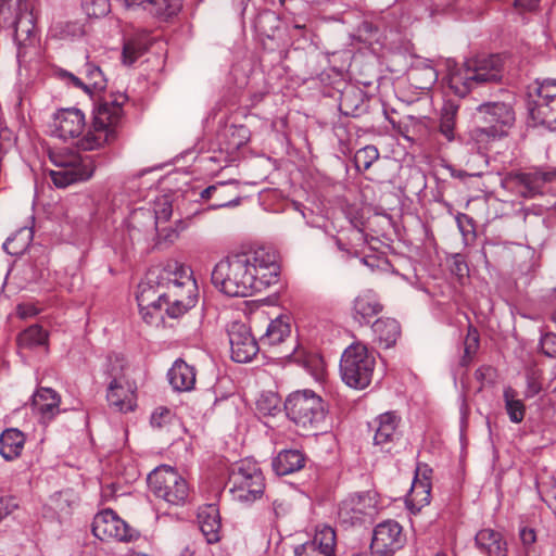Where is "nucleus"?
I'll list each match as a JSON object with an SVG mask.
<instances>
[{
    "label": "nucleus",
    "instance_id": "1",
    "mask_svg": "<svg viewBox=\"0 0 556 556\" xmlns=\"http://www.w3.org/2000/svg\"><path fill=\"white\" fill-rule=\"evenodd\" d=\"M279 270L276 252L258 248L220 260L212 271V282L228 296L245 298L276 283Z\"/></svg>",
    "mask_w": 556,
    "mask_h": 556
},
{
    "label": "nucleus",
    "instance_id": "2",
    "mask_svg": "<svg viewBox=\"0 0 556 556\" xmlns=\"http://www.w3.org/2000/svg\"><path fill=\"white\" fill-rule=\"evenodd\" d=\"M503 73L504 64L501 55L479 56L466 61L463 66L452 71L448 76V86L456 96L465 97L473 88L500 83Z\"/></svg>",
    "mask_w": 556,
    "mask_h": 556
},
{
    "label": "nucleus",
    "instance_id": "3",
    "mask_svg": "<svg viewBox=\"0 0 556 556\" xmlns=\"http://www.w3.org/2000/svg\"><path fill=\"white\" fill-rule=\"evenodd\" d=\"M127 98L117 94L110 100L101 101L93 111V119L90 129L78 141L81 150L91 151L103 147L116 139V127L123 117V105Z\"/></svg>",
    "mask_w": 556,
    "mask_h": 556
},
{
    "label": "nucleus",
    "instance_id": "4",
    "mask_svg": "<svg viewBox=\"0 0 556 556\" xmlns=\"http://www.w3.org/2000/svg\"><path fill=\"white\" fill-rule=\"evenodd\" d=\"M477 118L481 125L471 130V140L495 141L508 136L515 125L516 114L509 103L491 101L481 103L477 108Z\"/></svg>",
    "mask_w": 556,
    "mask_h": 556
},
{
    "label": "nucleus",
    "instance_id": "5",
    "mask_svg": "<svg viewBox=\"0 0 556 556\" xmlns=\"http://www.w3.org/2000/svg\"><path fill=\"white\" fill-rule=\"evenodd\" d=\"M288 418L305 430H321L326 422L327 408L324 400L312 390L291 393L285 402Z\"/></svg>",
    "mask_w": 556,
    "mask_h": 556
},
{
    "label": "nucleus",
    "instance_id": "6",
    "mask_svg": "<svg viewBox=\"0 0 556 556\" xmlns=\"http://www.w3.org/2000/svg\"><path fill=\"white\" fill-rule=\"evenodd\" d=\"M375 367V356L367 346L362 343H353L342 353L340 375L348 387L363 390L370 384Z\"/></svg>",
    "mask_w": 556,
    "mask_h": 556
},
{
    "label": "nucleus",
    "instance_id": "7",
    "mask_svg": "<svg viewBox=\"0 0 556 556\" xmlns=\"http://www.w3.org/2000/svg\"><path fill=\"white\" fill-rule=\"evenodd\" d=\"M149 490L170 505H184L189 497V485L186 479L170 466L162 465L149 473Z\"/></svg>",
    "mask_w": 556,
    "mask_h": 556
},
{
    "label": "nucleus",
    "instance_id": "8",
    "mask_svg": "<svg viewBox=\"0 0 556 556\" xmlns=\"http://www.w3.org/2000/svg\"><path fill=\"white\" fill-rule=\"evenodd\" d=\"M527 109L534 126L556 131V80L548 78L536 83L529 92Z\"/></svg>",
    "mask_w": 556,
    "mask_h": 556
},
{
    "label": "nucleus",
    "instance_id": "9",
    "mask_svg": "<svg viewBox=\"0 0 556 556\" xmlns=\"http://www.w3.org/2000/svg\"><path fill=\"white\" fill-rule=\"evenodd\" d=\"M230 492L242 503H251L260 498L265 489V480L261 468L250 459L239 462L229 477Z\"/></svg>",
    "mask_w": 556,
    "mask_h": 556
},
{
    "label": "nucleus",
    "instance_id": "10",
    "mask_svg": "<svg viewBox=\"0 0 556 556\" xmlns=\"http://www.w3.org/2000/svg\"><path fill=\"white\" fill-rule=\"evenodd\" d=\"M58 169L50 170V178L55 187L66 188L70 185L90 179L94 173V160L89 155H50Z\"/></svg>",
    "mask_w": 556,
    "mask_h": 556
},
{
    "label": "nucleus",
    "instance_id": "11",
    "mask_svg": "<svg viewBox=\"0 0 556 556\" xmlns=\"http://www.w3.org/2000/svg\"><path fill=\"white\" fill-rule=\"evenodd\" d=\"M109 379L106 401L114 410L129 413L137 407V386L130 382L121 364H111L106 371Z\"/></svg>",
    "mask_w": 556,
    "mask_h": 556
},
{
    "label": "nucleus",
    "instance_id": "12",
    "mask_svg": "<svg viewBox=\"0 0 556 556\" xmlns=\"http://www.w3.org/2000/svg\"><path fill=\"white\" fill-rule=\"evenodd\" d=\"M179 283L173 286V290H165L160 296H166V314L172 318H178L192 308L198 301V286L192 273H182Z\"/></svg>",
    "mask_w": 556,
    "mask_h": 556
},
{
    "label": "nucleus",
    "instance_id": "13",
    "mask_svg": "<svg viewBox=\"0 0 556 556\" xmlns=\"http://www.w3.org/2000/svg\"><path fill=\"white\" fill-rule=\"evenodd\" d=\"M405 536L399 522L386 520L372 531L370 552L372 556H393L404 546Z\"/></svg>",
    "mask_w": 556,
    "mask_h": 556
},
{
    "label": "nucleus",
    "instance_id": "14",
    "mask_svg": "<svg viewBox=\"0 0 556 556\" xmlns=\"http://www.w3.org/2000/svg\"><path fill=\"white\" fill-rule=\"evenodd\" d=\"M91 530L101 541L114 539L128 542L132 539L128 525L111 508L103 509L94 516Z\"/></svg>",
    "mask_w": 556,
    "mask_h": 556
},
{
    "label": "nucleus",
    "instance_id": "15",
    "mask_svg": "<svg viewBox=\"0 0 556 556\" xmlns=\"http://www.w3.org/2000/svg\"><path fill=\"white\" fill-rule=\"evenodd\" d=\"M231 358L237 363H248L257 354L260 346L250 328L242 323H232L228 330Z\"/></svg>",
    "mask_w": 556,
    "mask_h": 556
},
{
    "label": "nucleus",
    "instance_id": "16",
    "mask_svg": "<svg viewBox=\"0 0 556 556\" xmlns=\"http://www.w3.org/2000/svg\"><path fill=\"white\" fill-rule=\"evenodd\" d=\"M375 509V502L368 493L350 495L339 505V520L348 526L362 522L363 517Z\"/></svg>",
    "mask_w": 556,
    "mask_h": 556
},
{
    "label": "nucleus",
    "instance_id": "17",
    "mask_svg": "<svg viewBox=\"0 0 556 556\" xmlns=\"http://www.w3.org/2000/svg\"><path fill=\"white\" fill-rule=\"evenodd\" d=\"M85 125L84 113L75 108L62 109L53 117V132L63 140L79 137Z\"/></svg>",
    "mask_w": 556,
    "mask_h": 556
},
{
    "label": "nucleus",
    "instance_id": "18",
    "mask_svg": "<svg viewBox=\"0 0 556 556\" xmlns=\"http://www.w3.org/2000/svg\"><path fill=\"white\" fill-rule=\"evenodd\" d=\"M400 421L401 418L393 412L383 413L375 418L371 425L375 430L374 444L381 450L390 451L391 444L399 439Z\"/></svg>",
    "mask_w": 556,
    "mask_h": 556
},
{
    "label": "nucleus",
    "instance_id": "19",
    "mask_svg": "<svg viewBox=\"0 0 556 556\" xmlns=\"http://www.w3.org/2000/svg\"><path fill=\"white\" fill-rule=\"evenodd\" d=\"M156 232L155 217L150 210L139 208L128 219V235L132 242L154 239Z\"/></svg>",
    "mask_w": 556,
    "mask_h": 556
},
{
    "label": "nucleus",
    "instance_id": "20",
    "mask_svg": "<svg viewBox=\"0 0 556 556\" xmlns=\"http://www.w3.org/2000/svg\"><path fill=\"white\" fill-rule=\"evenodd\" d=\"M155 271L150 270L147 280L138 286L137 302L139 308H152L161 311L163 306L167 307L166 296H160L165 290L156 283Z\"/></svg>",
    "mask_w": 556,
    "mask_h": 556
},
{
    "label": "nucleus",
    "instance_id": "21",
    "mask_svg": "<svg viewBox=\"0 0 556 556\" xmlns=\"http://www.w3.org/2000/svg\"><path fill=\"white\" fill-rule=\"evenodd\" d=\"M383 306L375 291L366 289L359 292L353 301L352 313L355 320L368 323L378 315Z\"/></svg>",
    "mask_w": 556,
    "mask_h": 556
},
{
    "label": "nucleus",
    "instance_id": "22",
    "mask_svg": "<svg viewBox=\"0 0 556 556\" xmlns=\"http://www.w3.org/2000/svg\"><path fill=\"white\" fill-rule=\"evenodd\" d=\"M60 395L51 388H40L33 395V409L42 420H51L60 413Z\"/></svg>",
    "mask_w": 556,
    "mask_h": 556
},
{
    "label": "nucleus",
    "instance_id": "23",
    "mask_svg": "<svg viewBox=\"0 0 556 556\" xmlns=\"http://www.w3.org/2000/svg\"><path fill=\"white\" fill-rule=\"evenodd\" d=\"M167 378L175 391H191L197 380L195 368L184 359H176L167 372Z\"/></svg>",
    "mask_w": 556,
    "mask_h": 556
},
{
    "label": "nucleus",
    "instance_id": "24",
    "mask_svg": "<svg viewBox=\"0 0 556 556\" xmlns=\"http://www.w3.org/2000/svg\"><path fill=\"white\" fill-rule=\"evenodd\" d=\"M421 469L418 468L417 473ZM431 469L425 466L422 476L424 479H418V475L413 481L410 492L406 498V505L412 511H419L422 507L430 503L431 498V483L427 473H431Z\"/></svg>",
    "mask_w": 556,
    "mask_h": 556
},
{
    "label": "nucleus",
    "instance_id": "25",
    "mask_svg": "<svg viewBox=\"0 0 556 556\" xmlns=\"http://www.w3.org/2000/svg\"><path fill=\"white\" fill-rule=\"evenodd\" d=\"M306 457L299 450H283L274 457L271 466L278 476H287L301 470L305 466Z\"/></svg>",
    "mask_w": 556,
    "mask_h": 556
},
{
    "label": "nucleus",
    "instance_id": "26",
    "mask_svg": "<svg viewBox=\"0 0 556 556\" xmlns=\"http://www.w3.org/2000/svg\"><path fill=\"white\" fill-rule=\"evenodd\" d=\"M375 340L384 349L393 346L401 336L397 320L389 317L378 318L371 326Z\"/></svg>",
    "mask_w": 556,
    "mask_h": 556
},
{
    "label": "nucleus",
    "instance_id": "27",
    "mask_svg": "<svg viewBox=\"0 0 556 556\" xmlns=\"http://www.w3.org/2000/svg\"><path fill=\"white\" fill-rule=\"evenodd\" d=\"M475 541L477 547L486 556H506V543L497 531L482 529L476 534Z\"/></svg>",
    "mask_w": 556,
    "mask_h": 556
},
{
    "label": "nucleus",
    "instance_id": "28",
    "mask_svg": "<svg viewBox=\"0 0 556 556\" xmlns=\"http://www.w3.org/2000/svg\"><path fill=\"white\" fill-rule=\"evenodd\" d=\"M25 444V434L16 429H5L0 434V454L5 460H13L21 456Z\"/></svg>",
    "mask_w": 556,
    "mask_h": 556
},
{
    "label": "nucleus",
    "instance_id": "29",
    "mask_svg": "<svg viewBox=\"0 0 556 556\" xmlns=\"http://www.w3.org/2000/svg\"><path fill=\"white\" fill-rule=\"evenodd\" d=\"M466 143L463 152V161L470 176L480 177L489 165V156L485 152L481 151L476 140Z\"/></svg>",
    "mask_w": 556,
    "mask_h": 556
},
{
    "label": "nucleus",
    "instance_id": "30",
    "mask_svg": "<svg viewBox=\"0 0 556 556\" xmlns=\"http://www.w3.org/2000/svg\"><path fill=\"white\" fill-rule=\"evenodd\" d=\"M198 520L200 530L206 539V542L210 544L218 542L220 539V520L216 507L210 505L201 509L198 514Z\"/></svg>",
    "mask_w": 556,
    "mask_h": 556
},
{
    "label": "nucleus",
    "instance_id": "31",
    "mask_svg": "<svg viewBox=\"0 0 556 556\" xmlns=\"http://www.w3.org/2000/svg\"><path fill=\"white\" fill-rule=\"evenodd\" d=\"M156 276V283H159L163 290H173V286L180 285V276L182 273H192V270L177 262V261H168L162 268L153 269Z\"/></svg>",
    "mask_w": 556,
    "mask_h": 556
},
{
    "label": "nucleus",
    "instance_id": "32",
    "mask_svg": "<svg viewBox=\"0 0 556 556\" xmlns=\"http://www.w3.org/2000/svg\"><path fill=\"white\" fill-rule=\"evenodd\" d=\"M152 41L153 40L148 31L137 33L124 43L122 53L123 62L131 65L137 59L148 51Z\"/></svg>",
    "mask_w": 556,
    "mask_h": 556
},
{
    "label": "nucleus",
    "instance_id": "33",
    "mask_svg": "<svg viewBox=\"0 0 556 556\" xmlns=\"http://www.w3.org/2000/svg\"><path fill=\"white\" fill-rule=\"evenodd\" d=\"M554 180H556V168L552 170H536L518 176L520 186L526 189V191H522V194L526 197H533L539 192L542 184Z\"/></svg>",
    "mask_w": 556,
    "mask_h": 556
},
{
    "label": "nucleus",
    "instance_id": "34",
    "mask_svg": "<svg viewBox=\"0 0 556 556\" xmlns=\"http://www.w3.org/2000/svg\"><path fill=\"white\" fill-rule=\"evenodd\" d=\"M301 546H309V548L315 549V552H323L324 554L334 556L336 532L329 526L318 528L313 540L305 542Z\"/></svg>",
    "mask_w": 556,
    "mask_h": 556
},
{
    "label": "nucleus",
    "instance_id": "35",
    "mask_svg": "<svg viewBox=\"0 0 556 556\" xmlns=\"http://www.w3.org/2000/svg\"><path fill=\"white\" fill-rule=\"evenodd\" d=\"M291 333L290 324L281 317L270 320L265 333L260 338L261 345L274 346L285 341Z\"/></svg>",
    "mask_w": 556,
    "mask_h": 556
},
{
    "label": "nucleus",
    "instance_id": "36",
    "mask_svg": "<svg viewBox=\"0 0 556 556\" xmlns=\"http://www.w3.org/2000/svg\"><path fill=\"white\" fill-rule=\"evenodd\" d=\"M49 333L41 326L35 324L23 330L17 337L21 349L33 350L39 346H48Z\"/></svg>",
    "mask_w": 556,
    "mask_h": 556
},
{
    "label": "nucleus",
    "instance_id": "37",
    "mask_svg": "<svg viewBox=\"0 0 556 556\" xmlns=\"http://www.w3.org/2000/svg\"><path fill=\"white\" fill-rule=\"evenodd\" d=\"M503 397L509 420L514 424L521 422L525 418L526 406L523 402L518 399L517 391L511 387H506L503 392Z\"/></svg>",
    "mask_w": 556,
    "mask_h": 556
},
{
    "label": "nucleus",
    "instance_id": "38",
    "mask_svg": "<svg viewBox=\"0 0 556 556\" xmlns=\"http://www.w3.org/2000/svg\"><path fill=\"white\" fill-rule=\"evenodd\" d=\"M456 114L457 106L452 103L445 104L441 113L439 129L447 141H453L455 139Z\"/></svg>",
    "mask_w": 556,
    "mask_h": 556
},
{
    "label": "nucleus",
    "instance_id": "39",
    "mask_svg": "<svg viewBox=\"0 0 556 556\" xmlns=\"http://www.w3.org/2000/svg\"><path fill=\"white\" fill-rule=\"evenodd\" d=\"M149 11L160 17L176 15L182 8L181 0H151Z\"/></svg>",
    "mask_w": 556,
    "mask_h": 556
},
{
    "label": "nucleus",
    "instance_id": "40",
    "mask_svg": "<svg viewBox=\"0 0 556 556\" xmlns=\"http://www.w3.org/2000/svg\"><path fill=\"white\" fill-rule=\"evenodd\" d=\"M379 159V151L375 146H366L356 151L354 155V165L358 172H365L370 168L372 163Z\"/></svg>",
    "mask_w": 556,
    "mask_h": 556
},
{
    "label": "nucleus",
    "instance_id": "41",
    "mask_svg": "<svg viewBox=\"0 0 556 556\" xmlns=\"http://www.w3.org/2000/svg\"><path fill=\"white\" fill-rule=\"evenodd\" d=\"M281 400L273 392L261 394L256 401V409L263 416H275L280 410Z\"/></svg>",
    "mask_w": 556,
    "mask_h": 556
},
{
    "label": "nucleus",
    "instance_id": "42",
    "mask_svg": "<svg viewBox=\"0 0 556 556\" xmlns=\"http://www.w3.org/2000/svg\"><path fill=\"white\" fill-rule=\"evenodd\" d=\"M85 75L87 79V86H89V92L92 90H103L106 87V79L101 68L90 62L85 64Z\"/></svg>",
    "mask_w": 556,
    "mask_h": 556
},
{
    "label": "nucleus",
    "instance_id": "43",
    "mask_svg": "<svg viewBox=\"0 0 556 556\" xmlns=\"http://www.w3.org/2000/svg\"><path fill=\"white\" fill-rule=\"evenodd\" d=\"M175 420V413L165 406H160L154 409L151 415L150 424L154 429H164L173 424Z\"/></svg>",
    "mask_w": 556,
    "mask_h": 556
},
{
    "label": "nucleus",
    "instance_id": "44",
    "mask_svg": "<svg viewBox=\"0 0 556 556\" xmlns=\"http://www.w3.org/2000/svg\"><path fill=\"white\" fill-rule=\"evenodd\" d=\"M35 29L33 16L29 13H21L14 22V41H23L22 31Z\"/></svg>",
    "mask_w": 556,
    "mask_h": 556
},
{
    "label": "nucleus",
    "instance_id": "45",
    "mask_svg": "<svg viewBox=\"0 0 556 556\" xmlns=\"http://www.w3.org/2000/svg\"><path fill=\"white\" fill-rule=\"evenodd\" d=\"M475 377L478 381L481 382L480 389H482L486 386L493 384L496 381L497 370L492 366L484 365L476 370Z\"/></svg>",
    "mask_w": 556,
    "mask_h": 556
},
{
    "label": "nucleus",
    "instance_id": "46",
    "mask_svg": "<svg viewBox=\"0 0 556 556\" xmlns=\"http://www.w3.org/2000/svg\"><path fill=\"white\" fill-rule=\"evenodd\" d=\"M85 5L89 16L100 17L110 12L109 0H88Z\"/></svg>",
    "mask_w": 556,
    "mask_h": 556
},
{
    "label": "nucleus",
    "instance_id": "47",
    "mask_svg": "<svg viewBox=\"0 0 556 556\" xmlns=\"http://www.w3.org/2000/svg\"><path fill=\"white\" fill-rule=\"evenodd\" d=\"M479 340H480V337H479V332L476 328H473L472 326H469L468 327V332H467V336L465 338V342H464V345H465V354L467 356H471L472 354H475L479 348Z\"/></svg>",
    "mask_w": 556,
    "mask_h": 556
},
{
    "label": "nucleus",
    "instance_id": "48",
    "mask_svg": "<svg viewBox=\"0 0 556 556\" xmlns=\"http://www.w3.org/2000/svg\"><path fill=\"white\" fill-rule=\"evenodd\" d=\"M218 193L219 194H218V198H217V202L212 204L210 206V208L217 210V208H223V207H235V206L239 205V203H240V197L239 195H235L233 198L228 199V197L226 195L225 188H220L218 190Z\"/></svg>",
    "mask_w": 556,
    "mask_h": 556
},
{
    "label": "nucleus",
    "instance_id": "49",
    "mask_svg": "<svg viewBox=\"0 0 556 556\" xmlns=\"http://www.w3.org/2000/svg\"><path fill=\"white\" fill-rule=\"evenodd\" d=\"M178 237V232L173 228H163L159 230L156 227L155 237V245H161L162 243H172Z\"/></svg>",
    "mask_w": 556,
    "mask_h": 556
},
{
    "label": "nucleus",
    "instance_id": "50",
    "mask_svg": "<svg viewBox=\"0 0 556 556\" xmlns=\"http://www.w3.org/2000/svg\"><path fill=\"white\" fill-rule=\"evenodd\" d=\"M35 29H28L26 31H22L23 41H15L17 46V58L18 60L25 56V49L35 42Z\"/></svg>",
    "mask_w": 556,
    "mask_h": 556
},
{
    "label": "nucleus",
    "instance_id": "51",
    "mask_svg": "<svg viewBox=\"0 0 556 556\" xmlns=\"http://www.w3.org/2000/svg\"><path fill=\"white\" fill-rule=\"evenodd\" d=\"M527 395L534 396L541 391V382L536 370H530L527 374Z\"/></svg>",
    "mask_w": 556,
    "mask_h": 556
},
{
    "label": "nucleus",
    "instance_id": "52",
    "mask_svg": "<svg viewBox=\"0 0 556 556\" xmlns=\"http://www.w3.org/2000/svg\"><path fill=\"white\" fill-rule=\"evenodd\" d=\"M519 538L523 549L533 548L536 541V533L532 528L523 527L519 530Z\"/></svg>",
    "mask_w": 556,
    "mask_h": 556
},
{
    "label": "nucleus",
    "instance_id": "53",
    "mask_svg": "<svg viewBox=\"0 0 556 556\" xmlns=\"http://www.w3.org/2000/svg\"><path fill=\"white\" fill-rule=\"evenodd\" d=\"M228 186H233L237 188L238 184L236 181H220L216 185L208 186L201 192V198L204 200L212 199L215 193L218 192L220 188H226Z\"/></svg>",
    "mask_w": 556,
    "mask_h": 556
},
{
    "label": "nucleus",
    "instance_id": "54",
    "mask_svg": "<svg viewBox=\"0 0 556 556\" xmlns=\"http://www.w3.org/2000/svg\"><path fill=\"white\" fill-rule=\"evenodd\" d=\"M541 0H515V9L519 13L534 12L539 9Z\"/></svg>",
    "mask_w": 556,
    "mask_h": 556
},
{
    "label": "nucleus",
    "instance_id": "55",
    "mask_svg": "<svg viewBox=\"0 0 556 556\" xmlns=\"http://www.w3.org/2000/svg\"><path fill=\"white\" fill-rule=\"evenodd\" d=\"M38 313L39 309L33 303H21L16 306V314L22 319L34 317Z\"/></svg>",
    "mask_w": 556,
    "mask_h": 556
},
{
    "label": "nucleus",
    "instance_id": "56",
    "mask_svg": "<svg viewBox=\"0 0 556 556\" xmlns=\"http://www.w3.org/2000/svg\"><path fill=\"white\" fill-rule=\"evenodd\" d=\"M152 214L155 217L156 225L159 222H167L172 216V205L168 202H164Z\"/></svg>",
    "mask_w": 556,
    "mask_h": 556
},
{
    "label": "nucleus",
    "instance_id": "57",
    "mask_svg": "<svg viewBox=\"0 0 556 556\" xmlns=\"http://www.w3.org/2000/svg\"><path fill=\"white\" fill-rule=\"evenodd\" d=\"M451 270L459 278H463L468 274V266L466 262L460 256L457 255L454 257Z\"/></svg>",
    "mask_w": 556,
    "mask_h": 556
},
{
    "label": "nucleus",
    "instance_id": "58",
    "mask_svg": "<svg viewBox=\"0 0 556 556\" xmlns=\"http://www.w3.org/2000/svg\"><path fill=\"white\" fill-rule=\"evenodd\" d=\"M549 343H553V344L556 343V336L555 334H545L541 339V346H542L543 352L546 355H548V356H554L556 354V348L549 349L548 348Z\"/></svg>",
    "mask_w": 556,
    "mask_h": 556
},
{
    "label": "nucleus",
    "instance_id": "59",
    "mask_svg": "<svg viewBox=\"0 0 556 556\" xmlns=\"http://www.w3.org/2000/svg\"><path fill=\"white\" fill-rule=\"evenodd\" d=\"M456 222H457L459 230L464 235L469 231L468 227L472 228V219L466 214H462V213L458 214L456 216Z\"/></svg>",
    "mask_w": 556,
    "mask_h": 556
},
{
    "label": "nucleus",
    "instance_id": "60",
    "mask_svg": "<svg viewBox=\"0 0 556 556\" xmlns=\"http://www.w3.org/2000/svg\"><path fill=\"white\" fill-rule=\"evenodd\" d=\"M14 507L10 500L0 498V521L10 515Z\"/></svg>",
    "mask_w": 556,
    "mask_h": 556
},
{
    "label": "nucleus",
    "instance_id": "61",
    "mask_svg": "<svg viewBox=\"0 0 556 556\" xmlns=\"http://www.w3.org/2000/svg\"><path fill=\"white\" fill-rule=\"evenodd\" d=\"M53 501L56 502V508L64 510L65 506L70 505V498L67 492H61L54 495Z\"/></svg>",
    "mask_w": 556,
    "mask_h": 556
},
{
    "label": "nucleus",
    "instance_id": "62",
    "mask_svg": "<svg viewBox=\"0 0 556 556\" xmlns=\"http://www.w3.org/2000/svg\"><path fill=\"white\" fill-rule=\"evenodd\" d=\"M446 169L450 172V174L453 178H457L459 180H464L467 177H471L470 172L468 169L467 170L457 169L452 165H447Z\"/></svg>",
    "mask_w": 556,
    "mask_h": 556
},
{
    "label": "nucleus",
    "instance_id": "63",
    "mask_svg": "<svg viewBox=\"0 0 556 556\" xmlns=\"http://www.w3.org/2000/svg\"><path fill=\"white\" fill-rule=\"evenodd\" d=\"M544 501L556 515V486L546 492Z\"/></svg>",
    "mask_w": 556,
    "mask_h": 556
},
{
    "label": "nucleus",
    "instance_id": "64",
    "mask_svg": "<svg viewBox=\"0 0 556 556\" xmlns=\"http://www.w3.org/2000/svg\"><path fill=\"white\" fill-rule=\"evenodd\" d=\"M68 80L74 85L76 86L77 88H81L84 89L87 93L89 92V86H87L86 83H84L80 78H78L77 76H75L74 74L72 73H65L64 74Z\"/></svg>",
    "mask_w": 556,
    "mask_h": 556
}]
</instances>
